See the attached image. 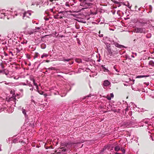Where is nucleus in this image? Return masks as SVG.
I'll return each mask as SVG.
<instances>
[{"instance_id":"f257e3e1","label":"nucleus","mask_w":154,"mask_h":154,"mask_svg":"<svg viewBox=\"0 0 154 154\" xmlns=\"http://www.w3.org/2000/svg\"><path fill=\"white\" fill-rule=\"evenodd\" d=\"M67 150L66 149V146L59 148L58 150H56V154H65L67 152Z\"/></svg>"},{"instance_id":"f03ea898","label":"nucleus","mask_w":154,"mask_h":154,"mask_svg":"<svg viewBox=\"0 0 154 154\" xmlns=\"http://www.w3.org/2000/svg\"><path fill=\"white\" fill-rule=\"evenodd\" d=\"M133 31L136 33H145L146 29L145 28L136 27L133 29Z\"/></svg>"},{"instance_id":"7ed1b4c3","label":"nucleus","mask_w":154,"mask_h":154,"mask_svg":"<svg viewBox=\"0 0 154 154\" xmlns=\"http://www.w3.org/2000/svg\"><path fill=\"white\" fill-rule=\"evenodd\" d=\"M91 1L90 0H84L83 3L86 5L88 7L91 6L92 4L91 3Z\"/></svg>"},{"instance_id":"20e7f679","label":"nucleus","mask_w":154,"mask_h":154,"mask_svg":"<svg viewBox=\"0 0 154 154\" xmlns=\"http://www.w3.org/2000/svg\"><path fill=\"white\" fill-rule=\"evenodd\" d=\"M110 84V83L108 80H105L103 83V85L104 86L103 88H105L104 87H107Z\"/></svg>"},{"instance_id":"39448f33","label":"nucleus","mask_w":154,"mask_h":154,"mask_svg":"<svg viewBox=\"0 0 154 154\" xmlns=\"http://www.w3.org/2000/svg\"><path fill=\"white\" fill-rule=\"evenodd\" d=\"M16 49L17 50V52L18 53L22 50L23 49V48L22 46L20 45L17 46Z\"/></svg>"},{"instance_id":"423d86ee","label":"nucleus","mask_w":154,"mask_h":154,"mask_svg":"<svg viewBox=\"0 0 154 154\" xmlns=\"http://www.w3.org/2000/svg\"><path fill=\"white\" fill-rule=\"evenodd\" d=\"M38 31L35 30V29H32L28 30L27 32V34H29L31 35L32 34H33V33L34 32H35Z\"/></svg>"},{"instance_id":"0eeeda50","label":"nucleus","mask_w":154,"mask_h":154,"mask_svg":"<svg viewBox=\"0 0 154 154\" xmlns=\"http://www.w3.org/2000/svg\"><path fill=\"white\" fill-rule=\"evenodd\" d=\"M114 44L116 47L119 48H124L125 47L123 45H119L117 42H114Z\"/></svg>"},{"instance_id":"6e6552de","label":"nucleus","mask_w":154,"mask_h":154,"mask_svg":"<svg viewBox=\"0 0 154 154\" xmlns=\"http://www.w3.org/2000/svg\"><path fill=\"white\" fill-rule=\"evenodd\" d=\"M114 95L113 93H111L110 94V95H108L106 96V98L109 100H110L111 98H113Z\"/></svg>"},{"instance_id":"1a4fd4ad","label":"nucleus","mask_w":154,"mask_h":154,"mask_svg":"<svg viewBox=\"0 0 154 154\" xmlns=\"http://www.w3.org/2000/svg\"><path fill=\"white\" fill-rule=\"evenodd\" d=\"M63 60L64 62H65V61H68V62L69 61V63L70 65L72 64L73 63V61H72V59H63Z\"/></svg>"},{"instance_id":"9d476101","label":"nucleus","mask_w":154,"mask_h":154,"mask_svg":"<svg viewBox=\"0 0 154 154\" xmlns=\"http://www.w3.org/2000/svg\"><path fill=\"white\" fill-rule=\"evenodd\" d=\"M107 51L108 52V55H109L110 56H111L112 54V50L110 48H107Z\"/></svg>"},{"instance_id":"9b49d317","label":"nucleus","mask_w":154,"mask_h":154,"mask_svg":"<svg viewBox=\"0 0 154 154\" xmlns=\"http://www.w3.org/2000/svg\"><path fill=\"white\" fill-rule=\"evenodd\" d=\"M1 72L5 74L6 75H7L9 73L8 70L6 69H4L3 71H1Z\"/></svg>"},{"instance_id":"f8f14e48","label":"nucleus","mask_w":154,"mask_h":154,"mask_svg":"<svg viewBox=\"0 0 154 154\" xmlns=\"http://www.w3.org/2000/svg\"><path fill=\"white\" fill-rule=\"evenodd\" d=\"M54 17L55 19H60L62 18V16L60 15L59 14L55 15L54 16Z\"/></svg>"},{"instance_id":"ddd939ff","label":"nucleus","mask_w":154,"mask_h":154,"mask_svg":"<svg viewBox=\"0 0 154 154\" xmlns=\"http://www.w3.org/2000/svg\"><path fill=\"white\" fill-rule=\"evenodd\" d=\"M23 18L24 19L26 20L27 18H28V17H27V15L26 14V12H25L23 14Z\"/></svg>"},{"instance_id":"4468645a","label":"nucleus","mask_w":154,"mask_h":154,"mask_svg":"<svg viewBox=\"0 0 154 154\" xmlns=\"http://www.w3.org/2000/svg\"><path fill=\"white\" fill-rule=\"evenodd\" d=\"M139 21L141 23L146 24L147 23L146 21L143 19H140L139 20Z\"/></svg>"},{"instance_id":"2eb2a0df","label":"nucleus","mask_w":154,"mask_h":154,"mask_svg":"<svg viewBox=\"0 0 154 154\" xmlns=\"http://www.w3.org/2000/svg\"><path fill=\"white\" fill-rule=\"evenodd\" d=\"M26 13L27 15V17H28V18H30L31 15V12L30 11H28L26 12Z\"/></svg>"},{"instance_id":"dca6fc26","label":"nucleus","mask_w":154,"mask_h":154,"mask_svg":"<svg viewBox=\"0 0 154 154\" xmlns=\"http://www.w3.org/2000/svg\"><path fill=\"white\" fill-rule=\"evenodd\" d=\"M40 55L38 53H35L34 57V58L35 59L37 58Z\"/></svg>"},{"instance_id":"f3484780","label":"nucleus","mask_w":154,"mask_h":154,"mask_svg":"<svg viewBox=\"0 0 154 154\" xmlns=\"http://www.w3.org/2000/svg\"><path fill=\"white\" fill-rule=\"evenodd\" d=\"M48 56V55L47 54L44 53L41 56L42 58H43L44 57H47Z\"/></svg>"},{"instance_id":"a211bd4d","label":"nucleus","mask_w":154,"mask_h":154,"mask_svg":"<svg viewBox=\"0 0 154 154\" xmlns=\"http://www.w3.org/2000/svg\"><path fill=\"white\" fill-rule=\"evenodd\" d=\"M149 64L153 67L154 66V62L152 61H150L149 62Z\"/></svg>"},{"instance_id":"6ab92c4d","label":"nucleus","mask_w":154,"mask_h":154,"mask_svg":"<svg viewBox=\"0 0 154 154\" xmlns=\"http://www.w3.org/2000/svg\"><path fill=\"white\" fill-rule=\"evenodd\" d=\"M33 82L34 85L35 86H36V89H37V90H38V85L36 83H35V81L34 80H33Z\"/></svg>"},{"instance_id":"aec40b11","label":"nucleus","mask_w":154,"mask_h":154,"mask_svg":"<svg viewBox=\"0 0 154 154\" xmlns=\"http://www.w3.org/2000/svg\"><path fill=\"white\" fill-rule=\"evenodd\" d=\"M120 149V148L119 146H116L115 148V150L116 151H118Z\"/></svg>"},{"instance_id":"412c9836","label":"nucleus","mask_w":154,"mask_h":154,"mask_svg":"<svg viewBox=\"0 0 154 154\" xmlns=\"http://www.w3.org/2000/svg\"><path fill=\"white\" fill-rule=\"evenodd\" d=\"M147 76H145V75H139L137 77V78H141L143 77H148Z\"/></svg>"},{"instance_id":"4be33fe9","label":"nucleus","mask_w":154,"mask_h":154,"mask_svg":"<svg viewBox=\"0 0 154 154\" xmlns=\"http://www.w3.org/2000/svg\"><path fill=\"white\" fill-rule=\"evenodd\" d=\"M22 112L25 115H26V111L25 109H22Z\"/></svg>"},{"instance_id":"5701e85b","label":"nucleus","mask_w":154,"mask_h":154,"mask_svg":"<svg viewBox=\"0 0 154 154\" xmlns=\"http://www.w3.org/2000/svg\"><path fill=\"white\" fill-rule=\"evenodd\" d=\"M0 66L1 68L3 69L4 68V66L3 63L2 62L0 63Z\"/></svg>"},{"instance_id":"b1692460","label":"nucleus","mask_w":154,"mask_h":154,"mask_svg":"<svg viewBox=\"0 0 154 154\" xmlns=\"http://www.w3.org/2000/svg\"><path fill=\"white\" fill-rule=\"evenodd\" d=\"M5 84L6 85H11L12 84V83L11 82L7 83L6 81L5 82Z\"/></svg>"},{"instance_id":"393cba45","label":"nucleus","mask_w":154,"mask_h":154,"mask_svg":"<svg viewBox=\"0 0 154 154\" xmlns=\"http://www.w3.org/2000/svg\"><path fill=\"white\" fill-rule=\"evenodd\" d=\"M38 92L40 94L42 95L43 94L44 92L42 91H39L38 90V89L37 90Z\"/></svg>"},{"instance_id":"a878e982","label":"nucleus","mask_w":154,"mask_h":154,"mask_svg":"<svg viewBox=\"0 0 154 154\" xmlns=\"http://www.w3.org/2000/svg\"><path fill=\"white\" fill-rule=\"evenodd\" d=\"M27 42V41H26V40H24V41H23L21 42V44H26Z\"/></svg>"},{"instance_id":"bb28decb","label":"nucleus","mask_w":154,"mask_h":154,"mask_svg":"<svg viewBox=\"0 0 154 154\" xmlns=\"http://www.w3.org/2000/svg\"><path fill=\"white\" fill-rule=\"evenodd\" d=\"M45 47H46V46L44 44H42L41 45V48H43V49L45 48Z\"/></svg>"},{"instance_id":"cd10ccee","label":"nucleus","mask_w":154,"mask_h":154,"mask_svg":"<svg viewBox=\"0 0 154 154\" xmlns=\"http://www.w3.org/2000/svg\"><path fill=\"white\" fill-rule=\"evenodd\" d=\"M40 29H41V27H35V29H35V30H36L37 29L38 30H39Z\"/></svg>"},{"instance_id":"c85d7f7f","label":"nucleus","mask_w":154,"mask_h":154,"mask_svg":"<svg viewBox=\"0 0 154 154\" xmlns=\"http://www.w3.org/2000/svg\"><path fill=\"white\" fill-rule=\"evenodd\" d=\"M65 5L66 6H67L68 7H69V3L68 2H66Z\"/></svg>"},{"instance_id":"c756f323","label":"nucleus","mask_w":154,"mask_h":154,"mask_svg":"<svg viewBox=\"0 0 154 154\" xmlns=\"http://www.w3.org/2000/svg\"><path fill=\"white\" fill-rule=\"evenodd\" d=\"M121 150L123 153H124L125 152V150L123 148L121 149Z\"/></svg>"},{"instance_id":"7c9ffc66","label":"nucleus","mask_w":154,"mask_h":154,"mask_svg":"<svg viewBox=\"0 0 154 154\" xmlns=\"http://www.w3.org/2000/svg\"><path fill=\"white\" fill-rule=\"evenodd\" d=\"M134 80H133L131 81V82L130 83L131 84V85L134 84Z\"/></svg>"},{"instance_id":"2f4dec72","label":"nucleus","mask_w":154,"mask_h":154,"mask_svg":"<svg viewBox=\"0 0 154 154\" xmlns=\"http://www.w3.org/2000/svg\"><path fill=\"white\" fill-rule=\"evenodd\" d=\"M44 19L45 20H49V18H47L46 17H44Z\"/></svg>"},{"instance_id":"473e14b6","label":"nucleus","mask_w":154,"mask_h":154,"mask_svg":"<svg viewBox=\"0 0 154 154\" xmlns=\"http://www.w3.org/2000/svg\"><path fill=\"white\" fill-rule=\"evenodd\" d=\"M114 2L115 4H119V3L120 2H118V1H114Z\"/></svg>"},{"instance_id":"72a5a7b5","label":"nucleus","mask_w":154,"mask_h":154,"mask_svg":"<svg viewBox=\"0 0 154 154\" xmlns=\"http://www.w3.org/2000/svg\"><path fill=\"white\" fill-rule=\"evenodd\" d=\"M117 5V6H118V7H119V6H120L121 5V2H119V4H116Z\"/></svg>"},{"instance_id":"f704fd0d","label":"nucleus","mask_w":154,"mask_h":154,"mask_svg":"<svg viewBox=\"0 0 154 154\" xmlns=\"http://www.w3.org/2000/svg\"><path fill=\"white\" fill-rule=\"evenodd\" d=\"M106 49H107V48H110V45L109 44V45H106Z\"/></svg>"},{"instance_id":"c9c22d12","label":"nucleus","mask_w":154,"mask_h":154,"mask_svg":"<svg viewBox=\"0 0 154 154\" xmlns=\"http://www.w3.org/2000/svg\"><path fill=\"white\" fill-rule=\"evenodd\" d=\"M76 61H77V62H78L79 63L80 61V59H76Z\"/></svg>"},{"instance_id":"e433bc0d","label":"nucleus","mask_w":154,"mask_h":154,"mask_svg":"<svg viewBox=\"0 0 154 154\" xmlns=\"http://www.w3.org/2000/svg\"><path fill=\"white\" fill-rule=\"evenodd\" d=\"M4 54L5 56H7L8 55V54L7 53H6L5 52H4Z\"/></svg>"},{"instance_id":"4c0bfd02","label":"nucleus","mask_w":154,"mask_h":154,"mask_svg":"<svg viewBox=\"0 0 154 154\" xmlns=\"http://www.w3.org/2000/svg\"><path fill=\"white\" fill-rule=\"evenodd\" d=\"M55 69L54 67H51V70H55Z\"/></svg>"},{"instance_id":"58836bf2","label":"nucleus","mask_w":154,"mask_h":154,"mask_svg":"<svg viewBox=\"0 0 154 154\" xmlns=\"http://www.w3.org/2000/svg\"><path fill=\"white\" fill-rule=\"evenodd\" d=\"M144 84H145L147 86L149 85V83L146 82H144Z\"/></svg>"},{"instance_id":"ea45409f","label":"nucleus","mask_w":154,"mask_h":154,"mask_svg":"<svg viewBox=\"0 0 154 154\" xmlns=\"http://www.w3.org/2000/svg\"><path fill=\"white\" fill-rule=\"evenodd\" d=\"M50 11L51 12H53L54 13V12H53V9H50Z\"/></svg>"},{"instance_id":"a19ab883","label":"nucleus","mask_w":154,"mask_h":154,"mask_svg":"<svg viewBox=\"0 0 154 154\" xmlns=\"http://www.w3.org/2000/svg\"><path fill=\"white\" fill-rule=\"evenodd\" d=\"M128 107H127L125 109V112L128 111Z\"/></svg>"},{"instance_id":"79ce46f5","label":"nucleus","mask_w":154,"mask_h":154,"mask_svg":"<svg viewBox=\"0 0 154 154\" xmlns=\"http://www.w3.org/2000/svg\"><path fill=\"white\" fill-rule=\"evenodd\" d=\"M141 39L140 38H137V40H138V41H140V40H141Z\"/></svg>"},{"instance_id":"37998d69","label":"nucleus","mask_w":154,"mask_h":154,"mask_svg":"<svg viewBox=\"0 0 154 154\" xmlns=\"http://www.w3.org/2000/svg\"><path fill=\"white\" fill-rule=\"evenodd\" d=\"M9 54H11L12 55V56H13L14 55H13L12 52H11V51H10L9 52Z\"/></svg>"},{"instance_id":"c03bdc74","label":"nucleus","mask_w":154,"mask_h":154,"mask_svg":"<svg viewBox=\"0 0 154 154\" xmlns=\"http://www.w3.org/2000/svg\"><path fill=\"white\" fill-rule=\"evenodd\" d=\"M99 36L100 37H103V34H100V35H99Z\"/></svg>"},{"instance_id":"a18cd8bd","label":"nucleus","mask_w":154,"mask_h":154,"mask_svg":"<svg viewBox=\"0 0 154 154\" xmlns=\"http://www.w3.org/2000/svg\"><path fill=\"white\" fill-rule=\"evenodd\" d=\"M107 148V146H105L104 147V148L103 149H106Z\"/></svg>"},{"instance_id":"49530a36","label":"nucleus","mask_w":154,"mask_h":154,"mask_svg":"<svg viewBox=\"0 0 154 154\" xmlns=\"http://www.w3.org/2000/svg\"><path fill=\"white\" fill-rule=\"evenodd\" d=\"M84 0H79L80 2H83V3L84 2Z\"/></svg>"},{"instance_id":"de8ad7c7","label":"nucleus","mask_w":154,"mask_h":154,"mask_svg":"<svg viewBox=\"0 0 154 154\" xmlns=\"http://www.w3.org/2000/svg\"><path fill=\"white\" fill-rule=\"evenodd\" d=\"M30 90H31V91H32V90H33V88H30Z\"/></svg>"},{"instance_id":"09e8293b","label":"nucleus","mask_w":154,"mask_h":154,"mask_svg":"<svg viewBox=\"0 0 154 154\" xmlns=\"http://www.w3.org/2000/svg\"><path fill=\"white\" fill-rule=\"evenodd\" d=\"M48 69H51V67L48 68Z\"/></svg>"},{"instance_id":"8fccbe9b","label":"nucleus","mask_w":154,"mask_h":154,"mask_svg":"<svg viewBox=\"0 0 154 154\" xmlns=\"http://www.w3.org/2000/svg\"><path fill=\"white\" fill-rule=\"evenodd\" d=\"M49 60H47L46 61V62H49Z\"/></svg>"},{"instance_id":"3c124183","label":"nucleus","mask_w":154,"mask_h":154,"mask_svg":"<svg viewBox=\"0 0 154 154\" xmlns=\"http://www.w3.org/2000/svg\"><path fill=\"white\" fill-rule=\"evenodd\" d=\"M50 1L51 2H52V1H54V0H50Z\"/></svg>"},{"instance_id":"603ef678","label":"nucleus","mask_w":154,"mask_h":154,"mask_svg":"<svg viewBox=\"0 0 154 154\" xmlns=\"http://www.w3.org/2000/svg\"><path fill=\"white\" fill-rule=\"evenodd\" d=\"M135 40H136V39H134V42H135Z\"/></svg>"},{"instance_id":"864d4df0","label":"nucleus","mask_w":154,"mask_h":154,"mask_svg":"<svg viewBox=\"0 0 154 154\" xmlns=\"http://www.w3.org/2000/svg\"><path fill=\"white\" fill-rule=\"evenodd\" d=\"M140 84H139L138 85V86H140Z\"/></svg>"},{"instance_id":"5fc2aeb1","label":"nucleus","mask_w":154,"mask_h":154,"mask_svg":"<svg viewBox=\"0 0 154 154\" xmlns=\"http://www.w3.org/2000/svg\"><path fill=\"white\" fill-rule=\"evenodd\" d=\"M28 58H29V59H30V57H28Z\"/></svg>"},{"instance_id":"6e6d98bb","label":"nucleus","mask_w":154,"mask_h":154,"mask_svg":"<svg viewBox=\"0 0 154 154\" xmlns=\"http://www.w3.org/2000/svg\"><path fill=\"white\" fill-rule=\"evenodd\" d=\"M119 154V153H116V154Z\"/></svg>"},{"instance_id":"4d7b16f0","label":"nucleus","mask_w":154,"mask_h":154,"mask_svg":"<svg viewBox=\"0 0 154 154\" xmlns=\"http://www.w3.org/2000/svg\"><path fill=\"white\" fill-rule=\"evenodd\" d=\"M100 31H99V33L100 34Z\"/></svg>"},{"instance_id":"13d9d810","label":"nucleus","mask_w":154,"mask_h":154,"mask_svg":"<svg viewBox=\"0 0 154 154\" xmlns=\"http://www.w3.org/2000/svg\"><path fill=\"white\" fill-rule=\"evenodd\" d=\"M116 71H118L117 69H116Z\"/></svg>"}]
</instances>
